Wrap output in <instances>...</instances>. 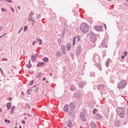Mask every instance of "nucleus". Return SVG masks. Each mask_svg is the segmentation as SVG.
<instances>
[{
	"label": "nucleus",
	"mask_w": 128,
	"mask_h": 128,
	"mask_svg": "<svg viewBox=\"0 0 128 128\" xmlns=\"http://www.w3.org/2000/svg\"><path fill=\"white\" fill-rule=\"evenodd\" d=\"M80 30L82 32H88V25L83 23L80 25Z\"/></svg>",
	"instance_id": "f257e3e1"
},
{
	"label": "nucleus",
	"mask_w": 128,
	"mask_h": 128,
	"mask_svg": "<svg viewBox=\"0 0 128 128\" xmlns=\"http://www.w3.org/2000/svg\"><path fill=\"white\" fill-rule=\"evenodd\" d=\"M116 112L119 114L120 118H124V110L120 108H118L116 109Z\"/></svg>",
	"instance_id": "f03ea898"
},
{
	"label": "nucleus",
	"mask_w": 128,
	"mask_h": 128,
	"mask_svg": "<svg viewBox=\"0 0 128 128\" xmlns=\"http://www.w3.org/2000/svg\"><path fill=\"white\" fill-rule=\"evenodd\" d=\"M126 86V80H123L119 82L118 88H124Z\"/></svg>",
	"instance_id": "7ed1b4c3"
},
{
	"label": "nucleus",
	"mask_w": 128,
	"mask_h": 128,
	"mask_svg": "<svg viewBox=\"0 0 128 128\" xmlns=\"http://www.w3.org/2000/svg\"><path fill=\"white\" fill-rule=\"evenodd\" d=\"M90 36H91L92 42H94L96 40V34L92 32L90 33Z\"/></svg>",
	"instance_id": "20e7f679"
},
{
	"label": "nucleus",
	"mask_w": 128,
	"mask_h": 128,
	"mask_svg": "<svg viewBox=\"0 0 128 128\" xmlns=\"http://www.w3.org/2000/svg\"><path fill=\"white\" fill-rule=\"evenodd\" d=\"M80 118H81L82 120L84 122H86V114L85 113L82 112L80 114Z\"/></svg>",
	"instance_id": "39448f33"
},
{
	"label": "nucleus",
	"mask_w": 128,
	"mask_h": 128,
	"mask_svg": "<svg viewBox=\"0 0 128 128\" xmlns=\"http://www.w3.org/2000/svg\"><path fill=\"white\" fill-rule=\"evenodd\" d=\"M64 110L65 112H68V104L65 105L64 106Z\"/></svg>",
	"instance_id": "423d86ee"
},
{
	"label": "nucleus",
	"mask_w": 128,
	"mask_h": 128,
	"mask_svg": "<svg viewBox=\"0 0 128 128\" xmlns=\"http://www.w3.org/2000/svg\"><path fill=\"white\" fill-rule=\"evenodd\" d=\"M95 30H98V32H100V30L102 29V26H96L94 27Z\"/></svg>",
	"instance_id": "0eeeda50"
},
{
	"label": "nucleus",
	"mask_w": 128,
	"mask_h": 128,
	"mask_svg": "<svg viewBox=\"0 0 128 128\" xmlns=\"http://www.w3.org/2000/svg\"><path fill=\"white\" fill-rule=\"evenodd\" d=\"M28 20H29V22H32V26H34V20H32V16H29L28 18Z\"/></svg>",
	"instance_id": "6e6552de"
},
{
	"label": "nucleus",
	"mask_w": 128,
	"mask_h": 128,
	"mask_svg": "<svg viewBox=\"0 0 128 128\" xmlns=\"http://www.w3.org/2000/svg\"><path fill=\"white\" fill-rule=\"evenodd\" d=\"M32 90L34 92H38V88L36 86H34Z\"/></svg>",
	"instance_id": "1a4fd4ad"
},
{
	"label": "nucleus",
	"mask_w": 128,
	"mask_h": 128,
	"mask_svg": "<svg viewBox=\"0 0 128 128\" xmlns=\"http://www.w3.org/2000/svg\"><path fill=\"white\" fill-rule=\"evenodd\" d=\"M70 110H74V108H76V106H74V104L71 103L70 104Z\"/></svg>",
	"instance_id": "9d476101"
},
{
	"label": "nucleus",
	"mask_w": 128,
	"mask_h": 128,
	"mask_svg": "<svg viewBox=\"0 0 128 128\" xmlns=\"http://www.w3.org/2000/svg\"><path fill=\"white\" fill-rule=\"evenodd\" d=\"M71 48H72V46H70V44H68L66 45L67 50H70Z\"/></svg>",
	"instance_id": "9b49d317"
},
{
	"label": "nucleus",
	"mask_w": 128,
	"mask_h": 128,
	"mask_svg": "<svg viewBox=\"0 0 128 128\" xmlns=\"http://www.w3.org/2000/svg\"><path fill=\"white\" fill-rule=\"evenodd\" d=\"M102 46H105V48H108V45L106 46V41L104 40L102 42Z\"/></svg>",
	"instance_id": "f8f14e48"
},
{
	"label": "nucleus",
	"mask_w": 128,
	"mask_h": 128,
	"mask_svg": "<svg viewBox=\"0 0 128 128\" xmlns=\"http://www.w3.org/2000/svg\"><path fill=\"white\" fill-rule=\"evenodd\" d=\"M16 109L15 106H12L11 110H10V114H14V110Z\"/></svg>",
	"instance_id": "ddd939ff"
},
{
	"label": "nucleus",
	"mask_w": 128,
	"mask_h": 128,
	"mask_svg": "<svg viewBox=\"0 0 128 128\" xmlns=\"http://www.w3.org/2000/svg\"><path fill=\"white\" fill-rule=\"evenodd\" d=\"M68 122V126L69 128H70L72 126V122L70 120H68L67 122Z\"/></svg>",
	"instance_id": "4468645a"
},
{
	"label": "nucleus",
	"mask_w": 128,
	"mask_h": 128,
	"mask_svg": "<svg viewBox=\"0 0 128 128\" xmlns=\"http://www.w3.org/2000/svg\"><path fill=\"white\" fill-rule=\"evenodd\" d=\"M91 126H92V128H96V125L94 122H92L91 124Z\"/></svg>",
	"instance_id": "2eb2a0df"
},
{
	"label": "nucleus",
	"mask_w": 128,
	"mask_h": 128,
	"mask_svg": "<svg viewBox=\"0 0 128 128\" xmlns=\"http://www.w3.org/2000/svg\"><path fill=\"white\" fill-rule=\"evenodd\" d=\"M43 62H48V58H45L43 59Z\"/></svg>",
	"instance_id": "dca6fc26"
},
{
	"label": "nucleus",
	"mask_w": 128,
	"mask_h": 128,
	"mask_svg": "<svg viewBox=\"0 0 128 128\" xmlns=\"http://www.w3.org/2000/svg\"><path fill=\"white\" fill-rule=\"evenodd\" d=\"M37 40L39 42L40 44H42V40L38 38Z\"/></svg>",
	"instance_id": "f3484780"
},
{
	"label": "nucleus",
	"mask_w": 128,
	"mask_h": 128,
	"mask_svg": "<svg viewBox=\"0 0 128 128\" xmlns=\"http://www.w3.org/2000/svg\"><path fill=\"white\" fill-rule=\"evenodd\" d=\"M56 56H61L62 52H56Z\"/></svg>",
	"instance_id": "a211bd4d"
},
{
	"label": "nucleus",
	"mask_w": 128,
	"mask_h": 128,
	"mask_svg": "<svg viewBox=\"0 0 128 128\" xmlns=\"http://www.w3.org/2000/svg\"><path fill=\"white\" fill-rule=\"evenodd\" d=\"M4 122H6V124H10V120L5 119Z\"/></svg>",
	"instance_id": "6ab92c4d"
},
{
	"label": "nucleus",
	"mask_w": 128,
	"mask_h": 128,
	"mask_svg": "<svg viewBox=\"0 0 128 128\" xmlns=\"http://www.w3.org/2000/svg\"><path fill=\"white\" fill-rule=\"evenodd\" d=\"M44 62L38 63V64H37V66H44Z\"/></svg>",
	"instance_id": "aec40b11"
},
{
	"label": "nucleus",
	"mask_w": 128,
	"mask_h": 128,
	"mask_svg": "<svg viewBox=\"0 0 128 128\" xmlns=\"http://www.w3.org/2000/svg\"><path fill=\"white\" fill-rule=\"evenodd\" d=\"M10 106H12L10 105V103H8L7 104V108H8V110H10Z\"/></svg>",
	"instance_id": "412c9836"
},
{
	"label": "nucleus",
	"mask_w": 128,
	"mask_h": 128,
	"mask_svg": "<svg viewBox=\"0 0 128 128\" xmlns=\"http://www.w3.org/2000/svg\"><path fill=\"white\" fill-rule=\"evenodd\" d=\"M76 36H75L73 39V46L76 44Z\"/></svg>",
	"instance_id": "4be33fe9"
},
{
	"label": "nucleus",
	"mask_w": 128,
	"mask_h": 128,
	"mask_svg": "<svg viewBox=\"0 0 128 128\" xmlns=\"http://www.w3.org/2000/svg\"><path fill=\"white\" fill-rule=\"evenodd\" d=\"M27 68H32V64H30V63L26 65Z\"/></svg>",
	"instance_id": "5701e85b"
},
{
	"label": "nucleus",
	"mask_w": 128,
	"mask_h": 128,
	"mask_svg": "<svg viewBox=\"0 0 128 128\" xmlns=\"http://www.w3.org/2000/svg\"><path fill=\"white\" fill-rule=\"evenodd\" d=\"M32 60H36V56L34 55L32 56Z\"/></svg>",
	"instance_id": "b1692460"
},
{
	"label": "nucleus",
	"mask_w": 128,
	"mask_h": 128,
	"mask_svg": "<svg viewBox=\"0 0 128 128\" xmlns=\"http://www.w3.org/2000/svg\"><path fill=\"white\" fill-rule=\"evenodd\" d=\"M31 92H32V90H30V89H28V94H30Z\"/></svg>",
	"instance_id": "393cba45"
},
{
	"label": "nucleus",
	"mask_w": 128,
	"mask_h": 128,
	"mask_svg": "<svg viewBox=\"0 0 128 128\" xmlns=\"http://www.w3.org/2000/svg\"><path fill=\"white\" fill-rule=\"evenodd\" d=\"M96 112H98V110L96 109H94L93 110V114H96Z\"/></svg>",
	"instance_id": "a878e982"
},
{
	"label": "nucleus",
	"mask_w": 128,
	"mask_h": 128,
	"mask_svg": "<svg viewBox=\"0 0 128 128\" xmlns=\"http://www.w3.org/2000/svg\"><path fill=\"white\" fill-rule=\"evenodd\" d=\"M96 117L97 118H102V116H101L100 114H97L96 115Z\"/></svg>",
	"instance_id": "bb28decb"
},
{
	"label": "nucleus",
	"mask_w": 128,
	"mask_h": 128,
	"mask_svg": "<svg viewBox=\"0 0 128 128\" xmlns=\"http://www.w3.org/2000/svg\"><path fill=\"white\" fill-rule=\"evenodd\" d=\"M26 108H30V105L28 104H26Z\"/></svg>",
	"instance_id": "cd10ccee"
},
{
	"label": "nucleus",
	"mask_w": 128,
	"mask_h": 128,
	"mask_svg": "<svg viewBox=\"0 0 128 128\" xmlns=\"http://www.w3.org/2000/svg\"><path fill=\"white\" fill-rule=\"evenodd\" d=\"M28 28L26 26H25L24 28V32H26V30H28Z\"/></svg>",
	"instance_id": "c85d7f7f"
},
{
	"label": "nucleus",
	"mask_w": 128,
	"mask_h": 128,
	"mask_svg": "<svg viewBox=\"0 0 128 128\" xmlns=\"http://www.w3.org/2000/svg\"><path fill=\"white\" fill-rule=\"evenodd\" d=\"M62 52L63 54H66V49L62 50Z\"/></svg>",
	"instance_id": "c756f323"
},
{
	"label": "nucleus",
	"mask_w": 128,
	"mask_h": 128,
	"mask_svg": "<svg viewBox=\"0 0 128 128\" xmlns=\"http://www.w3.org/2000/svg\"><path fill=\"white\" fill-rule=\"evenodd\" d=\"M34 12H31L29 14V16H34Z\"/></svg>",
	"instance_id": "7c9ffc66"
},
{
	"label": "nucleus",
	"mask_w": 128,
	"mask_h": 128,
	"mask_svg": "<svg viewBox=\"0 0 128 128\" xmlns=\"http://www.w3.org/2000/svg\"><path fill=\"white\" fill-rule=\"evenodd\" d=\"M29 84L30 86H32V84H34V80H32L30 82V83Z\"/></svg>",
	"instance_id": "2f4dec72"
},
{
	"label": "nucleus",
	"mask_w": 128,
	"mask_h": 128,
	"mask_svg": "<svg viewBox=\"0 0 128 128\" xmlns=\"http://www.w3.org/2000/svg\"><path fill=\"white\" fill-rule=\"evenodd\" d=\"M61 48H62V50H66V48L64 47V46H61Z\"/></svg>",
	"instance_id": "473e14b6"
},
{
	"label": "nucleus",
	"mask_w": 128,
	"mask_h": 128,
	"mask_svg": "<svg viewBox=\"0 0 128 128\" xmlns=\"http://www.w3.org/2000/svg\"><path fill=\"white\" fill-rule=\"evenodd\" d=\"M77 40H78V42L80 40V36H78Z\"/></svg>",
	"instance_id": "72a5a7b5"
},
{
	"label": "nucleus",
	"mask_w": 128,
	"mask_h": 128,
	"mask_svg": "<svg viewBox=\"0 0 128 128\" xmlns=\"http://www.w3.org/2000/svg\"><path fill=\"white\" fill-rule=\"evenodd\" d=\"M124 54L125 56H128V52H124Z\"/></svg>",
	"instance_id": "f704fd0d"
},
{
	"label": "nucleus",
	"mask_w": 128,
	"mask_h": 128,
	"mask_svg": "<svg viewBox=\"0 0 128 128\" xmlns=\"http://www.w3.org/2000/svg\"><path fill=\"white\" fill-rule=\"evenodd\" d=\"M4 28V26H1L0 27V32H2V30Z\"/></svg>",
	"instance_id": "c9c22d12"
},
{
	"label": "nucleus",
	"mask_w": 128,
	"mask_h": 128,
	"mask_svg": "<svg viewBox=\"0 0 128 128\" xmlns=\"http://www.w3.org/2000/svg\"><path fill=\"white\" fill-rule=\"evenodd\" d=\"M2 12H6V9L2 8Z\"/></svg>",
	"instance_id": "e433bc0d"
},
{
	"label": "nucleus",
	"mask_w": 128,
	"mask_h": 128,
	"mask_svg": "<svg viewBox=\"0 0 128 128\" xmlns=\"http://www.w3.org/2000/svg\"><path fill=\"white\" fill-rule=\"evenodd\" d=\"M22 124H26V121L22 120Z\"/></svg>",
	"instance_id": "4c0bfd02"
},
{
	"label": "nucleus",
	"mask_w": 128,
	"mask_h": 128,
	"mask_svg": "<svg viewBox=\"0 0 128 128\" xmlns=\"http://www.w3.org/2000/svg\"><path fill=\"white\" fill-rule=\"evenodd\" d=\"M106 66H108V62H106Z\"/></svg>",
	"instance_id": "58836bf2"
},
{
	"label": "nucleus",
	"mask_w": 128,
	"mask_h": 128,
	"mask_svg": "<svg viewBox=\"0 0 128 128\" xmlns=\"http://www.w3.org/2000/svg\"><path fill=\"white\" fill-rule=\"evenodd\" d=\"M34 44H36V41H34V42H32V45L34 46Z\"/></svg>",
	"instance_id": "ea45409f"
},
{
	"label": "nucleus",
	"mask_w": 128,
	"mask_h": 128,
	"mask_svg": "<svg viewBox=\"0 0 128 128\" xmlns=\"http://www.w3.org/2000/svg\"><path fill=\"white\" fill-rule=\"evenodd\" d=\"M121 58H122V60H124V56H122Z\"/></svg>",
	"instance_id": "a19ab883"
},
{
	"label": "nucleus",
	"mask_w": 128,
	"mask_h": 128,
	"mask_svg": "<svg viewBox=\"0 0 128 128\" xmlns=\"http://www.w3.org/2000/svg\"><path fill=\"white\" fill-rule=\"evenodd\" d=\"M2 61H4V60H8V59L7 58L2 59Z\"/></svg>",
	"instance_id": "79ce46f5"
},
{
	"label": "nucleus",
	"mask_w": 128,
	"mask_h": 128,
	"mask_svg": "<svg viewBox=\"0 0 128 128\" xmlns=\"http://www.w3.org/2000/svg\"><path fill=\"white\" fill-rule=\"evenodd\" d=\"M11 10H12V12H14V8H11Z\"/></svg>",
	"instance_id": "37998d69"
},
{
	"label": "nucleus",
	"mask_w": 128,
	"mask_h": 128,
	"mask_svg": "<svg viewBox=\"0 0 128 128\" xmlns=\"http://www.w3.org/2000/svg\"><path fill=\"white\" fill-rule=\"evenodd\" d=\"M0 112H2V109L0 108Z\"/></svg>",
	"instance_id": "c03bdc74"
},
{
	"label": "nucleus",
	"mask_w": 128,
	"mask_h": 128,
	"mask_svg": "<svg viewBox=\"0 0 128 128\" xmlns=\"http://www.w3.org/2000/svg\"><path fill=\"white\" fill-rule=\"evenodd\" d=\"M12 100V98H8V100H10H10Z\"/></svg>",
	"instance_id": "a18cd8bd"
},
{
	"label": "nucleus",
	"mask_w": 128,
	"mask_h": 128,
	"mask_svg": "<svg viewBox=\"0 0 128 128\" xmlns=\"http://www.w3.org/2000/svg\"><path fill=\"white\" fill-rule=\"evenodd\" d=\"M0 72H2V68H0Z\"/></svg>",
	"instance_id": "49530a36"
},
{
	"label": "nucleus",
	"mask_w": 128,
	"mask_h": 128,
	"mask_svg": "<svg viewBox=\"0 0 128 128\" xmlns=\"http://www.w3.org/2000/svg\"><path fill=\"white\" fill-rule=\"evenodd\" d=\"M104 26L105 28H106V24H104Z\"/></svg>",
	"instance_id": "de8ad7c7"
},
{
	"label": "nucleus",
	"mask_w": 128,
	"mask_h": 128,
	"mask_svg": "<svg viewBox=\"0 0 128 128\" xmlns=\"http://www.w3.org/2000/svg\"><path fill=\"white\" fill-rule=\"evenodd\" d=\"M6 34H4L3 36H1L0 38H2V36H4Z\"/></svg>",
	"instance_id": "09e8293b"
},
{
	"label": "nucleus",
	"mask_w": 128,
	"mask_h": 128,
	"mask_svg": "<svg viewBox=\"0 0 128 128\" xmlns=\"http://www.w3.org/2000/svg\"><path fill=\"white\" fill-rule=\"evenodd\" d=\"M36 57H38V54H36Z\"/></svg>",
	"instance_id": "8fccbe9b"
},
{
	"label": "nucleus",
	"mask_w": 128,
	"mask_h": 128,
	"mask_svg": "<svg viewBox=\"0 0 128 128\" xmlns=\"http://www.w3.org/2000/svg\"><path fill=\"white\" fill-rule=\"evenodd\" d=\"M43 80L44 81L46 80V78H43Z\"/></svg>",
	"instance_id": "3c124183"
},
{
	"label": "nucleus",
	"mask_w": 128,
	"mask_h": 128,
	"mask_svg": "<svg viewBox=\"0 0 128 128\" xmlns=\"http://www.w3.org/2000/svg\"><path fill=\"white\" fill-rule=\"evenodd\" d=\"M50 76H52V74H50Z\"/></svg>",
	"instance_id": "603ef678"
},
{
	"label": "nucleus",
	"mask_w": 128,
	"mask_h": 128,
	"mask_svg": "<svg viewBox=\"0 0 128 128\" xmlns=\"http://www.w3.org/2000/svg\"><path fill=\"white\" fill-rule=\"evenodd\" d=\"M18 10H20V6H18Z\"/></svg>",
	"instance_id": "864d4df0"
},
{
	"label": "nucleus",
	"mask_w": 128,
	"mask_h": 128,
	"mask_svg": "<svg viewBox=\"0 0 128 128\" xmlns=\"http://www.w3.org/2000/svg\"><path fill=\"white\" fill-rule=\"evenodd\" d=\"M46 84H48V81H46Z\"/></svg>",
	"instance_id": "5fc2aeb1"
},
{
	"label": "nucleus",
	"mask_w": 128,
	"mask_h": 128,
	"mask_svg": "<svg viewBox=\"0 0 128 128\" xmlns=\"http://www.w3.org/2000/svg\"><path fill=\"white\" fill-rule=\"evenodd\" d=\"M20 128H22V126H20Z\"/></svg>",
	"instance_id": "6e6d98bb"
},
{
	"label": "nucleus",
	"mask_w": 128,
	"mask_h": 128,
	"mask_svg": "<svg viewBox=\"0 0 128 128\" xmlns=\"http://www.w3.org/2000/svg\"><path fill=\"white\" fill-rule=\"evenodd\" d=\"M68 114H70V112H68Z\"/></svg>",
	"instance_id": "4d7b16f0"
},
{
	"label": "nucleus",
	"mask_w": 128,
	"mask_h": 128,
	"mask_svg": "<svg viewBox=\"0 0 128 128\" xmlns=\"http://www.w3.org/2000/svg\"><path fill=\"white\" fill-rule=\"evenodd\" d=\"M126 2H128V0H126Z\"/></svg>",
	"instance_id": "13d9d810"
},
{
	"label": "nucleus",
	"mask_w": 128,
	"mask_h": 128,
	"mask_svg": "<svg viewBox=\"0 0 128 128\" xmlns=\"http://www.w3.org/2000/svg\"><path fill=\"white\" fill-rule=\"evenodd\" d=\"M0 82H1V80H0Z\"/></svg>",
	"instance_id": "bf43d9fd"
}]
</instances>
